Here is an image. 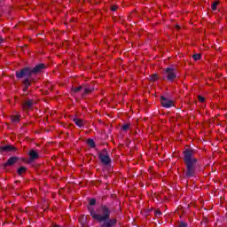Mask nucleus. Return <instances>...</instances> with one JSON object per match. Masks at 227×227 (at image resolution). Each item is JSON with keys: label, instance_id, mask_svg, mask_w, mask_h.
<instances>
[{"label": "nucleus", "instance_id": "obj_1", "mask_svg": "<svg viewBox=\"0 0 227 227\" xmlns=\"http://www.w3.org/2000/svg\"><path fill=\"white\" fill-rule=\"evenodd\" d=\"M90 215L94 221L102 223L100 227H113L116 226L118 220L116 218L111 219V208L106 204L100 205L96 211L91 206L88 207Z\"/></svg>", "mask_w": 227, "mask_h": 227}, {"label": "nucleus", "instance_id": "obj_2", "mask_svg": "<svg viewBox=\"0 0 227 227\" xmlns=\"http://www.w3.org/2000/svg\"><path fill=\"white\" fill-rule=\"evenodd\" d=\"M183 153L186 168L184 170L185 178H196L198 176V159L193 157L194 151L192 149H186Z\"/></svg>", "mask_w": 227, "mask_h": 227}, {"label": "nucleus", "instance_id": "obj_3", "mask_svg": "<svg viewBox=\"0 0 227 227\" xmlns=\"http://www.w3.org/2000/svg\"><path fill=\"white\" fill-rule=\"evenodd\" d=\"M33 75L31 67H25L20 71H16L17 79H29L30 77H33Z\"/></svg>", "mask_w": 227, "mask_h": 227}, {"label": "nucleus", "instance_id": "obj_4", "mask_svg": "<svg viewBox=\"0 0 227 227\" xmlns=\"http://www.w3.org/2000/svg\"><path fill=\"white\" fill-rule=\"evenodd\" d=\"M165 74L167 75L168 81H170V82H173V81L176 79V69H175V67H167Z\"/></svg>", "mask_w": 227, "mask_h": 227}, {"label": "nucleus", "instance_id": "obj_5", "mask_svg": "<svg viewBox=\"0 0 227 227\" xmlns=\"http://www.w3.org/2000/svg\"><path fill=\"white\" fill-rule=\"evenodd\" d=\"M160 104H161L162 107H164L165 109H170V107L175 106L173 100L169 99L168 98L160 96Z\"/></svg>", "mask_w": 227, "mask_h": 227}, {"label": "nucleus", "instance_id": "obj_6", "mask_svg": "<svg viewBox=\"0 0 227 227\" xmlns=\"http://www.w3.org/2000/svg\"><path fill=\"white\" fill-rule=\"evenodd\" d=\"M98 158L104 166H111V162H113L109 154H104V153H98Z\"/></svg>", "mask_w": 227, "mask_h": 227}, {"label": "nucleus", "instance_id": "obj_7", "mask_svg": "<svg viewBox=\"0 0 227 227\" xmlns=\"http://www.w3.org/2000/svg\"><path fill=\"white\" fill-rule=\"evenodd\" d=\"M33 75H38L45 70V64H37L35 67H31Z\"/></svg>", "mask_w": 227, "mask_h": 227}, {"label": "nucleus", "instance_id": "obj_8", "mask_svg": "<svg viewBox=\"0 0 227 227\" xmlns=\"http://www.w3.org/2000/svg\"><path fill=\"white\" fill-rule=\"evenodd\" d=\"M17 150V147L7 145L0 147V153H4V152H15Z\"/></svg>", "mask_w": 227, "mask_h": 227}, {"label": "nucleus", "instance_id": "obj_9", "mask_svg": "<svg viewBox=\"0 0 227 227\" xmlns=\"http://www.w3.org/2000/svg\"><path fill=\"white\" fill-rule=\"evenodd\" d=\"M28 155H29V162H33L34 160L40 159V154H38V153L33 149L29 151Z\"/></svg>", "mask_w": 227, "mask_h": 227}, {"label": "nucleus", "instance_id": "obj_10", "mask_svg": "<svg viewBox=\"0 0 227 227\" xmlns=\"http://www.w3.org/2000/svg\"><path fill=\"white\" fill-rule=\"evenodd\" d=\"M19 159L20 158L17 156H12L6 160L4 166H13V164H17V162H19Z\"/></svg>", "mask_w": 227, "mask_h": 227}, {"label": "nucleus", "instance_id": "obj_11", "mask_svg": "<svg viewBox=\"0 0 227 227\" xmlns=\"http://www.w3.org/2000/svg\"><path fill=\"white\" fill-rule=\"evenodd\" d=\"M33 79L25 78L23 80V91H27L29 90V86H31V83L33 82Z\"/></svg>", "mask_w": 227, "mask_h": 227}, {"label": "nucleus", "instance_id": "obj_12", "mask_svg": "<svg viewBox=\"0 0 227 227\" xmlns=\"http://www.w3.org/2000/svg\"><path fill=\"white\" fill-rule=\"evenodd\" d=\"M31 107H33L32 99H28L23 103V109L27 110V109H31Z\"/></svg>", "mask_w": 227, "mask_h": 227}, {"label": "nucleus", "instance_id": "obj_13", "mask_svg": "<svg viewBox=\"0 0 227 227\" xmlns=\"http://www.w3.org/2000/svg\"><path fill=\"white\" fill-rule=\"evenodd\" d=\"M74 122L75 123V125H77V127H79L80 129L84 127V123L82 122V120L79 119V118H74Z\"/></svg>", "mask_w": 227, "mask_h": 227}, {"label": "nucleus", "instance_id": "obj_14", "mask_svg": "<svg viewBox=\"0 0 227 227\" xmlns=\"http://www.w3.org/2000/svg\"><path fill=\"white\" fill-rule=\"evenodd\" d=\"M93 91V88L83 86V95H89V93H91Z\"/></svg>", "mask_w": 227, "mask_h": 227}, {"label": "nucleus", "instance_id": "obj_15", "mask_svg": "<svg viewBox=\"0 0 227 227\" xmlns=\"http://www.w3.org/2000/svg\"><path fill=\"white\" fill-rule=\"evenodd\" d=\"M87 145L90 147V148H95L96 145H95V140L93 138H89L87 140Z\"/></svg>", "mask_w": 227, "mask_h": 227}, {"label": "nucleus", "instance_id": "obj_16", "mask_svg": "<svg viewBox=\"0 0 227 227\" xmlns=\"http://www.w3.org/2000/svg\"><path fill=\"white\" fill-rule=\"evenodd\" d=\"M81 90H83V87L82 86H79V87H73L71 89V91L73 94H75V93H79V91H81Z\"/></svg>", "mask_w": 227, "mask_h": 227}, {"label": "nucleus", "instance_id": "obj_17", "mask_svg": "<svg viewBox=\"0 0 227 227\" xmlns=\"http://www.w3.org/2000/svg\"><path fill=\"white\" fill-rule=\"evenodd\" d=\"M159 79V74H153L149 76V80L152 81V82H155Z\"/></svg>", "mask_w": 227, "mask_h": 227}, {"label": "nucleus", "instance_id": "obj_18", "mask_svg": "<svg viewBox=\"0 0 227 227\" xmlns=\"http://www.w3.org/2000/svg\"><path fill=\"white\" fill-rule=\"evenodd\" d=\"M12 123H19L20 121V115H13L12 117Z\"/></svg>", "mask_w": 227, "mask_h": 227}, {"label": "nucleus", "instance_id": "obj_19", "mask_svg": "<svg viewBox=\"0 0 227 227\" xmlns=\"http://www.w3.org/2000/svg\"><path fill=\"white\" fill-rule=\"evenodd\" d=\"M27 171V168L26 167H20L18 168V175H22L23 173H26Z\"/></svg>", "mask_w": 227, "mask_h": 227}, {"label": "nucleus", "instance_id": "obj_20", "mask_svg": "<svg viewBox=\"0 0 227 227\" xmlns=\"http://www.w3.org/2000/svg\"><path fill=\"white\" fill-rule=\"evenodd\" d=\"M218 5H219V1H215L212 4L211 8H212L213 12H215V10H217Z\"/></svg>", "mask_w": 227, "mask_h": 227}, {"label": "nucleus", "instance_id": "obj_21", "mask_svg": "<svg viewBox=\"0 0 227 227\" xmlns=\"http://www.w3.org/2000/svg\"><path fill=\"white\" fill-rule=\"evenodd\" d=\"M89 205L90 207H95V205H97V200L96 199H90Z\"/></svg>", "mask_w": 227, "mask_h": 227}, {"label": "nucleus", "instance_id": "obj_22", "mask_svg": "<svg viewBox=\"0 0 227 227\" xmlns=\"http://www.w3.org/2000/svg\"><path fill=\"white\" fill-rule=\"evenodd\" d=\"M130 129V125L129 124H123L122 126H121V130H124V132L125 131H127V130H129Z\"/></svg>", "mask_w": 227, "mask_h": 227}, {"label": "nucleus", "instance_id": "obj_23", "mask_svg": "<svg viewBox=\"0 0 227 227\" xmlns=\"http://www.w3.org/2000/svg\"><path fill=\"white\" fill-rule=\"evenodd\" d=\"M192 58H193L194 61H198L199 59H201V55L196 53V54H194V55L192 56Z\"/></svg>", "mask_w": 227, "mask_h": 227}, {"label": "nucleus", "instance_id": "obj_24", "mask_svg": "<svg viewBox=\"0 0 227 227\" xmlns=\"http://www.w3.org/2000/svg\"><path fill=\"white\" fill-rule=\"evenodd\" d=\"M154 215L155 217H160V215H162V212L159 209L154 211Z\"/></svg>", "mask_w": 227, "mask_h": 227}, {"label": "nucleus", "instance_id": "obj_25", "mask_svg": "<svg viewBox=\"0 0 227 227\" xmlns=\"http://www.w3.org/2000/svg\"><path fill=\"white\" fill-rule=\"evenodd\" d=\"M99 153H103L104 155H109V152H107V149L104 148L102 152H99Z\"/></svg>", "mask_w": 227, "mask_h": 227}, {"label": "nucleus", "instance_id": "obj_26", "mask_svg": "<svg viewBox=\"0 0 227 227\" xmlns=\"http://www.w3.org/2000/svg\"><path fill=\"white\" fill-rule=\"evenodd\" d=\"M199 102H205V98L203 96H199Z\"/></svg>", "mask_w": 227, "mask_h": 227}, {"label": "nucleus", "instance_id": "obj_27", "mask_svg": "<svg viewBox=\"0 0 227 227\" xmlns=\"http://www.w3.org/2000/svg\"><path fill=\"white\" fill-rule=\"evenodd\" d=\"M111 10H112V12H116V10H118V6H116V5H112V6H111Z\"/></svg>", "mask_w": 227, "mask_h": 227}, {"label": "nucleus", "instance_id": "obj_28", "mask_svg": "<svg viewBox=\"0 0 227 227\" xmlns=\"http://www.w3.org/2000/svg\"><path fill=\"white\" fill-rule=\"evenodd\" d=\"M3 42H4V39H3V37H0V45L1 43H3Z\"/></svg>", "mask_w": 227, "mask_h": 227}, {"label": "nucleus", "instance_id": "obj_29", "mask_svg": "<svg viewBox=\"0 0 227 227\" xmlns=\"http://www.w3.org/2000/svg\"><path fill=\"white\" fill-rule=\"evenodd\" d=\"M176 28H177V29H180V27L177 25V26H176Z\"/></svg>", "mask_w": 227, "mask_h": 227}]
</instances>
